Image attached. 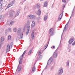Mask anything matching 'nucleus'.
<instances>
[{
    "mask_svg": "<svg viewBox=\"0 0 75 75\" xmlns=\"http://www.w3.org/2000/svg\"><path fill=\"white\" fill-rule=\"evenodd\" d=\"M21 28H18V35H20V37L21 38H23V33L21 32Z\"/></svg>",
    "mask_w": 75,
    "mask_h": 75,
    "instance_id": "nucleus-1",
    "label": "nucleus"
},
{
    "mask_svg": "<svg viewBox=\"0 0 75 75\" xmlns=\"http://www.w3.org/2000/svg\"><path fill=\"white\" fill-rule=\"evenodd\" d=\"M15 11H14L11 10L9 12V17H13V13H14Z\"/></svg>",
    "mask_w": 75,
    "mask_h": 75,
    "instance_id": "nucleus-2",
    "label": "nucleus"
},
{
    "mask_svg": "<svg viewBox=\"0 0 75 75\" xmlns=\"http://www.w3.org/2000/svg\"><path fill=\"white\" fill-rule=\"evenodd\" d=\"M38 56H39V55H40V54H41V52L40 51H39L38 52Z\"/></svg>",
    "mask_w": 75,
    "mask_h": 75,
    "instance_id": "nucleus-31",
    "label": "nucleus"
},
{
    "mask_svg": "<svg viewBox=\"0 0 75 75\" xmlns=\"http://www.w3.org/2000/svg\"><path fill=\"white\" fill-rule=\"evenodd\" d=\"M36 6H37V7L38 8H40V4H37L36 5Z\"/></svg>",
    "mask_w": 75,
    "mask_h": 75,
    "instance_id": "nucleus-32",
    "label": "nucleus"
},
{
    "mask_svg": "<svg viewBox=\"0 0 75 75\" xmlns=\"http://www.w3.org/2000/svg\"><path fill=\"white\" fill-rule=\"evenodd\" d=\"M10 24L11 25H13V24H14V21H11L10 22Z\"/></svg>",
    "mask_w": 75,
    "mask_h": 75,
    "instance_id": "nucleus-30",
    "label": "nucleus"
},
{
    "mask_svg": "<svg viewBox=\"0 0 75 75\" xmlns=\"http://www.w3.org/2000/svg\"><path fill=\"white\" fill-rule=\"evenodd\" d=\"M9 51H10V45H8L7 46L6 52H8Z\"/></svg>",
    "mask_w": 75,
    "mask_h": 75,
    "instance_id": "nucleus-15",
    "label": "nucleus"
},
{
    "mask_svg": "<svg viewBox=\"0 0 75 75\" xmlns=\"http://www.w3.org/2000/svg\"><path fill=\"white\" fill-rule=\"evenodd\" d=\"M2 17H3L2 16H0V19H1V18H2Z\"/></svg>",
    "mask_w": 75,
    "mask_h": 75,
    "instance_id": "nucleus-44",
    "label": "nucleus"
},
{
    "mask_svg": "<svg viewBox=\"0 0 75 75\" xmlns=\"http://www.w3.org/2000/svg\"><path fill=\"white\" fill-rule=\"evenodd\" d=\"M27 0H22V2H24L25 1H26Z\"/></svg>",
    "mask_w": 75,
    "mask_h": 75,
    "instance_id": "nucleus-43",
    "label": "nucleus"
},
{
    "mask_svg": "<svg viewBox=\"0 0 75 75\" xmlns=\"http://www.w3.org/2000/svg\"><path fill=\"white\" fill-rule=\"evenodd\" d=\"M54 30H52V28H51L50 29V31L49 33V35L51 36H52L54 35Z\"/></svg>",
    "mask_w": 75,
    "mask_h": 75,
    "instance_id": "nucleus-3",
    "label": "nucleus"
},
{
    "mask_svg": "<svg viewBox=\"0 0 75 75\" xmlns=\"http://www.w3.org/2000/svg\"><path fill=\"white\" fill-rule=\"evenodd\" d=\"M28 17H29L30 19H34L35 18L36 16L35 15L30 14L28 16Z\"/></svg>",
    "mask_w": 75,
    "mask_h": 75,
    "instance_id": "nucleus-4",
    "label": "nucleus"
},
{
    "mask_svg": "<svg viewBox=\"0 0 75 75\" xmlns=\"http://www.w3.org/2000/svg\"><path fill=\"white\" fill-rule=\"evenodd\" d=\"M0 3H1V2H0Z\"/></svg>",
    "mask_w": 75,
    "mask_h": 75,
    "instance_id": "nucleus-54",
    "label": "nucleus"
},
{
    "mask_svg": "<svg viewBox=\"0 0 75 75\" xmlns=\"http://www.w3.org/2000/svg\"><path fill=\"white\" fill-rule=\"evenodd\" d=\"M6 33H7V32H6Z\"/></svg>",
    "mask_w": 75,
    "mask_h": 75,
    "instance_id": "nucleus-53",
    "label": "nucleus"
},
{
    "mask_svg": "<svg viewBox=\"0 0 75 75\" xmlns=\"http://www.w3.org/2000/svg\"><path fill=\"white\" fill-rule=\"evenodd\" d=\"M41 19L40 17H38L37 18V22L38 23H40V20Z\"/></svg>",
    "mask_w": 75,
    "mask_h": 75,
    "instance_id": "nucleus-23",
    "label": "nucleus"
},
{
    "mask_svg": "<svg viewBox=\"0 0 75 75\" xmlns=\"http://www.w3.org/2000/svg\"><path fill=\"white\" fill-rule=\"evenodd\" d=\"M58 48H57V49L56 51H57V50H58Z\"/></svg>",
    "mask_w": 75,
    "mask_h": 75,
    "instance_id": "nucleus-48",
    "label": "nucleus"
},
{
    "mask_svg": "<svg viewBox=\"0 0 75 75\" xmlns=\"http://www.w3.org/2000/svg\"><path fill=\"white\" fill-rule=\"evenodd\" d=\"M25 29H26V24H25L24 26H23V32H24V31H25Z\"/></svg>",
    "mask_w": 75,
    "mask_h": 75,
    "instance_id": "nucleus-18",
    "label": "nucleus"
},
{
    "mask_svg": "<svg viewBox=\"0 0 75 75\" xmlns=\"http://www.w3.org/2000/svg\"><path fill=\"white\" fill-rule=\"evenodd\" d=\"M23 58V57L21 56L20 57L19 59V64H22V62H23L22 59Z\"/></svg>",
    "mask_w": 75,
    "mask_h": 75,
    "instance_id": "nucleus-17",
    "label": "nucleus"
},
{
    "mask_svg": "<svg viewBox=\"0 0 75 75\" xmlns=\"http://www.w3.org/2000/svg\"><path fill=\"white\" fill-rule=\"evenodd\" d=\"M13 45V43L11 42L10 44V45L12 46Z\"/></svg>",
    "mask_w": 75,
    "mask_h": 75,
    "instance_id": "nucleus-42",
    "label": "nucleus"
},
{
    "mask_svg": "<svg viewBox=\"0 0 75 75\" xmlns=\"http://www.w3.org/2000/svg\"><path fill=\"white\" fill-rule=\"evenodd\" d=\"M53 69H54V67H52L51 68V70H53Z\"/></svg>",
    "mask_w": 75,
    "mask_h": 75,
    "instance_id": "nucleus-41",
    "label": "nucleus"
},
{
    "mask_svg": "<svg viewBox=\"0 0 75 75\" xmlns=\"http://www.w3.org/2000/svg\"><path fill=\"white\" fill-rule=\"evenodd\" d=\"M8 40H11V36L10 35L8 36Z\"/></svg>",
    "mask_w": 75,
    "mask_h": 75,
    "instance_id": "nucleus-29",
    "label": "nucleus"
},
{
    "mask_svg": "<svg viewBox=\"0 0 75 75\" xmlns=\"http://www.w3.org/2000/svg\"><path fill=\"white\" fill-rule=\"evenodd\" d=\"M17 31V29L16 28H14L13 29V31L14 32H15V33H16Z\"/></svg>",
    "mask_w": 75,
    "mask_h": 75,
    "instance_id": "nucleus-35",
    "label": "nucleus"
},
{
    "mask_svg": "<svg viewBox=\"0 0 75 75\" xmlns=\"http://www.w3.org/2000/svg\"><path fill=\"white\" fill-rule=\"evenodd\" d=\"M27 27H28L27 30H30V25Z\"/></svg>",
    "mask_w": 75,
    "mask_h": 75,
    "instance_id": "nucleus-34",
    "label": "nucleus"
},
{
    "mask_svg": "<svg viewBox=\"0 0 75 75\" xmlns=\"http://www.w3.org/2000/svg\"><path fill=\"white\" fill-rule=\"evenodd\" d=\"M68 23H67L65 25V26L64 27V29L63 30V32H64V31H66L67 30V29L68 28Z\"/></svg>",
    "mask_w": 75,
    "mask_h": 75,
    "instance_id": "nucleus-13",
    "label": "nucleus"
},
{
    "mask_svg": "<svg viewBox=\"0 0 75 75\" xmlns=\"http://www.w3.org/2000/svg\"><path fill=\"white\" fill-rule=\"evenodd\" d=\"M42 58V55H40V57H39V59H41Z\"/></svg>",
    "mask_w": 75,
    "mask_h": 75,
    "instance_id": "nucleus-39",
    "label": "nucleus"
},
{
    "mask_svg": "<svg viewBox=\"0 0 75 75\" xmlns=\"http://www.w3.org/2000/svg\"><path fill=\"white\" fill-rule=\"evenodd\" d=\"M74 42V38H71L68 41L69 44H71Z\"/></svg>",
    "mask_w": 75,
    "mask_h": 75,
    "instance_id": "nucleus-10",
    "label": "nucleus"
},
{
    "mask_svg": "<svg viewBox=\"0 0 75 75\" xmlns=\"http://www.w3.org/2000/svg\"><path fill=\"white\" fill-rule=\"evenodd\" d=\"M53 61V59L52 58H50L48 60L47 64L50 65V64H51V62H52Z\"/></svg>",
    "mask_w": 75,
    "mask_h": 75,
    "instance_id": "nucleus-8",
    "label": "nucleus"
},
{
    "mask_svg": "<svg viewBox=\"0 0 75 75\" xmlns=\"http://www.w3.org/2000/svg\"><path fill=\"white\" fill-rule=\"evenodd\" d=\"M66 1L67 0H62V2L64 3H66Z\"/></svg>",
    "mask_w": 75,
    "mask_h": 75,
    "instance_id": "nucleus-38",
    "label": "nucleus"
},
{
    "mask_svg": "<svg viewBox=\"0 0 75 75\" xmlns=\"http://www.w3.org/2000/svg\"><path fill=\"white\" fill-rule=\"evenodd\" d=\"M44 5L45 7H46L48 5V2L47 1H45L44 3Z\"/></svg>",
    "mask_w": 75,
    "mask_h": 75,
    "instance_id": "nucleus-19",
    "label": "nucleus"
},
{
    "mask_svg": "<svg viewBox=\"0 0 75 75\" xmlns=\"http://www.w3.org/2000/svg\"><path fill=\"white\" fill-rule=\"evenodd\" d=\"M63 7H65V5H64Z\"/></svg>",
    "mask_w": 75,
    "mask_h": 75,
    "instance_id": "nucleus-50",
    "label": "nucleus"
},
{
    "mask_svg": "<svg viewBox=\"0 0 75 75\" xmlns=\"http://www.w3.org/2000/svg\"><path fill=\"white\" fill-rule=\"evenodd\" d=\"M69 61H68L67 62V67H68L69 66Z\"/></svg>",
    "mask_w": 75,
    "mask_h": 75,
    "instance_id": "nucleus-28",
    "label": "nucleus"
},
{
    "mask_svg": "<svg viewBox=\"0 0 75 75\" xmlns=\"http://www.w3.org/2000/svg\"><path fill=\"white\" fill-rule=\"evenodd\" d=\"M1 42H4V37L2 36L1 38Z\"/></svg>",
    "mask_w": 75,
    "mask_h": 75,
    "instance_id": "nucleus-20",
    "label": "nucleus"
},
{
    "mask_svg": "<svg viewBox=\"0 0 75 75\" xmlns=\"http://www.w3.org/2000/svg\"><path fill=\"white\" fill-rule=\"evenodd\" d=\"M62 15H63V13H61L60 15V16H59L58 18V21H60V20H61L62 17Z\"/></svg>",
    "mask_w": 75,
    "mask_h": 75,
    "instance_id": "nucleus-12",
    "label": "nucleus"
},
{
    "mask_svg": "<svg viewBox=\"0 0 75 75\" xmlns=\"http://www.w3.org/2000/svg\"><path fill=\"white\" fill-rule=\"evenodd\" d=\"M35 64L34 65V67L32 68V71L33 72H35V67H34V66H35Z\"/></svg>",
    "mask_w": 75,
    "mask_h": 75,
    "instance_id": "nucleus-21",
    "label": "nucleus"
},
{
    "mask_svg": "<svg viewBox=\"0 0 75 75\" xmlns=\"http://www.w3.org/2000/svg\"><path fill=\"white\" fill-rule=\"evenodd\" d=\"M53 58H56L58 57V52H55L53 55Z\"/></svg>",
    "mask_w": 75,
    "mask_h": 75,
    "instance_id": "nucleus-6",
    "label": "nucleus"
},
{
    "mask_svg": "<svg viewBox=\"0 0 75 75\" xmlns=\"http://www.w3.org/2000/svg\"><path fill=\"white\" fill-rule=\"evenodd\" d=\"M20 9H18L16 11L15 17H17V16H18V15H19V14L20 13Z\"/></svg>",
    "mask_w": 75,
    "mask_h": 75,
    "instance_id": "nucleus-7",
    "label": "nucleus"
},
{
    "mask_svg": "<svg viewBox=\"0 0 75 75\" xmlns=\"http://www.w3.org/2000/svg\"><path fill=\"white\" fill-rule=\"evenodd\" d=\"M1 45L0 44V49H1Z\"/></svg>",
    "mask_w": 75,
    "mask_h": 75,
    "instance_id": "nucleus-47",
    "label": "nucleus"
},
{
    "mask_svg": "<svg viewBox=\"0 0 75 75\" xmlns=\"http://www.w3.org/2000/svg\"><path fill=\"white\" fill-rule=\"evenodd\" d=\"M31 36H32V38L33 39H34L35 38L34 36V32H33L32 33V34H31Z\"/></svg>",
    "mask_w": 75,
    "mask_h": 75,
    "instance_id": "nucleus-25",
    "label": "nucleus"
},
{
    "mask_svg": "<svg viewBox=\"0 0 75 75\" xmlns=\"http://www.w3.org/2000/svg\"><path fill=\"white\" fill-rule=\"evenodd\" d=\"M0 1H3V0H0Z\"/></svg>",
    "mask_w": 75,
    "mask_h": 75,
    "instance_id": "nucleus-49",
    "label": "nucleus"
},
{
    "mask_svg": "<svg viewBox=\"0 0 75 75\" xmlns=\"http://www.w3.org/2000/svg\"><path fill=\"white\" fill-rule=\"evenodd\" d=\"M25 52H26V50H25L23 53L22 54V56L23 57V56H24V54H25Z\"/></svg>",
    "mask_w": 75,
    "mask_h": 75,
    "instance_id": "nucleus-33",
    "label": "nucleus"
},
{
    "mask_svg": "<svg viewBox=\"0 0 75 75\" xmlns=\"http://www.w3.org/2000/svg\"><path fill=\"white\" fill-rule=\"evenodd\" d=\"M3 11H3V10L2 12H3Z\"/></svg>",
    "mask_w": 75,
    "mask_h": 75,
    "instance_id": "nucleus-52",
    "label": "nucleus"
},
{
    "mask_svg": "<svg viewBox=\"0 0 75 75\" xmlns=\"http://www.w3.org/2000/svg\"><path fill=\"white\" fill-rule=\"evenodd\" d=\"M29 31H30V30H28L27 29V31L26 32V34H28Z\"/></svg>",
    "mask_w": 75,
    "mask_h": 75,
    "instance_id": "nucleus-37",
    "label": "nucleus"
},
{
    "mask_svg": "<svg viewBox=\"0 0 75 75\" xmlns=\"http://www.w3.org/2000/svg\"><path fill=\"white\" fill-rule=\"evenodd\" d=\"M74 10H73L72 11L71 13V17H74Z\"/></svg>",
    "mask_w": 75,
    "mask_h": 75,
    "instance_id": "nucleus-26",
    "label": "nucleus"
},
{
    "mask_svg": "<svg viewBox=\"0 0 75 75\" xmlns=\"http://www.w3.org/2000/svg\"><path fill=\"white\" fill-rule=\"evenodd\" d=\"M53 48V49H55V46H54L52 47Z\"/></svg>",
    "mask_w": 75,
    "mask_h": 75,
    "instance_id": "nucleus-45",
    "label": "nucleus"
},
{
    "mask_svg": "<svg viewBox=\"0 0 75 75\" xmlns=\"http://www.w3.org/2000/svg\"><path fill=\"white\" fill-rule=\"evenodd\" d=\"M51 48H52L53 47H51Z\"/></svg>",
    "mask_w": 75,
    "mask_h": 75,
    "instance_id": "nucleus-51",
    "label": "nucleus"
},
{
    "mask_svg": "<svg viewBox=\"0 0 75 75\" xmlns=\"http://www.w3.org/2000/svg\"><path fill=\"white\" fill-rule=\"evenodd\" d=\"M31 27L32 28H34L35 27V22L34 21H33L32 22Z\"/></svg>",
    "mask_w": 75,
    "mask_h": 75,
    "instance_id": "nucleus-16",
    "label": "nucleus"
},
{
    "mask_svg": "<svg viewBox=\"0 0 75 75\" xmlns=\"http://www.w3.org/2000/svg\"><path fill=\"white\" fill-rule=\"evenodd\" d=\"M13 2L12 1L10 2L8 5L7 7V8H9V7H11V6H13Z\"/></svg>",
    "mask_w": 75,
    "mask_h": 75,
    "instance_id": "nucleus-11",
    "label": "nucleus"
},
{
    "mask_svg": "<svg viewBox=\"0 0 75 75\" xmlns=\"http://www.w3.org/2000/svg\"><path fill=\"white\" fill-rule=\"evenodd\" d=\"M0 6L1 7H2V5L1 4H0Z\"/></svg>",
    "mask_w": 75,
    "mask_h": 75,
    "instance_id": "nucleus-46",
    "label": "nucleus"
},
{
    "mask_svg": "<svg viewBox=\"0 0 75 75\" xmlns=\"http://www.w3.org/2000/svg\"><path fill=\"white\" fill-rule=\"evenodd\" d=\"M30 21H27V24H26L27 27H28V26H29V25H30Z\"/></svg>",
    "mask_w": 75,
    "mask_h": 75,
    "instance_id": "nucleus-22",
    "label": "nucleus"
},
{
    "mask_svg": "<svg viewBox=\"0 0 75 75\" xmlns=\"http://www.w3.org/2000/svg\"><path fill=\"white\" fill-rule=\"evenodd\" d=\"M31 50L29 51L28 52V55H30V54H31Z\"/></svg>",
    "mask_w": 75,
    "mask_h": 75,
    "instance_id": "nucleus-40",
    "label": "nucleus"
},
{
    "mask_svg": "<svg viewBox=\"0 0 75 75\" xmlns=\"http://www.w3.org/2000/svg\"><path fill=\"white\" fill-rule=\"evenodd\" d=\"M7 31L8 32H11V29L10 28H8L7 29Z\"/></svg>",
    "mask_w": 75,
    "mask_h": 75,
    "instance_id": "nucleus-24",
    "label": "nucleus"
},
{
    "mask_svg": "<svg viewBox=\"0 0 75 75\" xmlns=\"http://www.w3.org/2000/svg\"><path fill=\"white\" fill-rule=\"evenodd\" d=\"M63 73V69L62 67H61L59 69V70L58 73V74L59 75H61Z\"/></svg>",
    "mask_w": 75,
    "mask_h": 75,
    "instance_id": "nucleus-5",
    "label": "nucleus"
},
{
    "mask_svg": "<svg viewBox=\"0 0 75 75\" xmlns=\"http://www.w3.org/2000/svg\"><path fill=\"white\" fill-rule=\"evenodd\" d=\"M18 70L16 71V72L17 74L19 72H20V71H21V66H20L19 65H18Z\"/></svg>",
    "mask_w": 75,
    "mask_h": 75,
    "instance_id": "nucleus-9",
    "label": "nucleus"
},
{
    "mask_svg": "<svg viewBox=\"0 0 75 75\" xmlns=\"http://www.w3.org/2000/svg\"><path fill=\"white\" fill-rule=\"evenodd\" d=\"M47 67H48V65L47 64L46 65V66L44 69L43 70V71H44V69H47Z\"/></svg>",
    "mask_w": 75,
    "mask_h": 75,
    "instance_id": "nucleus-36",
    "label": "nucleus"
},
{
    "mask_svg": "<svg viewBox=\"0 0 75 75\" xmlns=\"http://www.w3.org/2000/svg\"><path fill=\"white\" fill-rule=\"evenodd\" d=\"M41 10L39 9L38 10L35 12L36 14H37L38 16H40L41 14Z\"/></svg>",
    "mask_w": 75,
    "mask_h": 75,
    "instance_id": "nucleus-14",
    "label": "nucleus"
},
{
    "mask_svg": "<svg viewBox=\"0 0 75 75\" xmlns=\"http://www.w3.org/2000/svg\"><path fill=\"white\" fill-rule=\"evenodd\" d=\"M48 17L47 16H45L44 17V21H46L47 20Z\"/></svg>",
    "mask_w": 75,
    "mask_h": 75,
    "instance_id": "nucleus-27",
    "label": "nucleus"
}]
</instances>
